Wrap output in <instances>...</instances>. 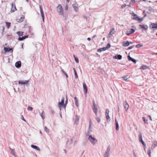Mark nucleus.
<instances>
[{"mask_svg":"<svg viewBox=\"0 0 157 157\" xmlns=\"http://www.w3.org/2000/svg\"><path fill=\"white\" fill-rule=\"evenodd\" d=\"M42 20H43V22H44V17H42Z\"/></svg>","mask_w":157,"mask_h":157,"instance_id":"obj_64","label":"nucleus"},{"mask_svg":"<svg viewBox=\"0 0 157 157\" xmlns=\"http://www.w3.org/2000/svg\"><path fill=\"white\" fill-rule=\"evenodd\" d=\"M93 111H95L96 112V111H98L97 109V107H96V105H93Z\"/></svg>","mask_w":157,"mask_h":157,"instance_id":"obj_39","label":"nucleus"},{"mask_svg":"<svg viewBox=\"0 0 157 157\" xmlns=\"http://www.w3.org/2000/svg\"><path fill=\"white\" fill-rule=\"evenodd\" d=\"M148 11H149L150 12H151V11H152V10H151V8H149L148 10Z\"/></svg>","mask_w":157,"mask_h":157,"instance_id":"obj_63","label":"nucleus"},{"mask_svg":"<svg viewBox=\"0 0 157 157\" xmlns=\"http://www.w3.org/2000/svg\"><path fill=\"white\" fill-rule=\"evenodd\" d=\"M44 130L47 133H49V132L50 130L49 129L47 128L46 126L44 127Z\"/></svg>","mask_w":157,"mask_h":157,"instance_id":"obj_42","label":"nucleus"},{"mask_svg":"<svg viewBox=\"0 0 157 157\" xmlns=\"http://www.w3.org/2000/svg\"><path fill=\"white\" fill-rule=\"evenodd\" d=\"M74 99L75 100V105L77 107H78L79 106V104H78V100L77 98L76 97H75L74 98Z\"/></svg>","mask_w":157,"mask_h":157,"instance_id":"obj_22","label":"nucleus"},{"mask_svg":"<svg viewBox=\"0 0 157 157\" xmlns=\"http://www.w3.org/2000/svg\"><path fill=\"white\" fill-rule=\"evenodd\" d=\"M6 24L8 28H9L10 26L11 23L8 22H6Z\"/></svg>","mask_w":157,"mask_h":157,"instance_id":"obj_33","label":"nucleus"},{"mask_svg":"<svg viewBox=\"0 0 157 157\" xmlns=\"http://www.w3.org/2000/svg\"><path fill=\"white\" fill-rule=\"evenodd\" d=\"M88 140L93 145H95L98 142V140L95 138L92 137L91 135H89Z\"/></svg>","mask_w":157,"mask_h":157,"instance_id":"obj_1","label":"nucleus"},{"mask_svg":"<svg viewBox=\"0 0 157 157\" xmlns=\"http://www.w3.org/2000/svg\"><path fill=\"white\" fill-rule=\"evenodd\" d=\"M93 105H95V102H94V100H93Z\"/></svg>","mask_w":157,"mask_h":157,"instance_id":"obj_62","label":"nucleus"},{"mask_svg":"<svg viewBox=\"0 0 157 157\" xmlns=\"http://www.w3.org/2000/svg\"><path fill=\"white\" fill-rule=\"evenodd\" d=\"M17 33L18 36L20 37V36H22L23 35L24 32L21 31H18Z\"/></svg>","mask_w":157,"mask_h":157,"instance_id":"obj_27","label":"nucleus"},{"mask_svg":"<svg viewBox=\"0 0 157 157\" xmlns=\"http://www.w3.org/2000/svg\"><path fill=\"white\" fill-rule=\"evenodd\" d=\"M149 117V119L151 121H152V119L151 118V116L149 115L148 116Z\"/></svg>","mask_w":157,"mask_h":157,"instance_id":"obj_59","label":"nucleus"},{"mask_svg":"<svg viewBox=\"0 0 157 157\" xmlns=\"http://www.w3.org/2000/svg\"><path fill=\"white\" fill-rule=\"evenodd\" d=\"M24 19V17H21L20 19H17L16 20V21L17 22H22L23 21Z\"/></svg>","mask_w":157,"mask_h":157,"instance_id":"obj_28","label":"nucleus"},{"mask_svg":"<svg viewBox=\"0 0 157 157\" xmlns=\"http://www.w3.org/2000/svg\"><path fill=\"white\" fill-rule=\"evenodd\" d=\"M128 59L129 61H132L134 63H136V60L135 59L131 57L129 55L128 56Z\"/></svg>","mask_w":157,"mask_h":157,"instance_id":"obj_10","label":"nucleus"},{"mask_svg":"<svg viewBox=\"0 0 157 157\" xmlns=\"http://www.w3.org/2000/svg\"><path fill=\"white\" fill-rule=\"evenodd\" d=\"M57 11L60 15H63V13L62 6L61 5L59 4V6L57 7Z\"/></svg>","mask_w":157,"mask_h":157,"instance_id":"obj_3","label":"nucleus"},{"mask_svg":"<svg viewBox=\"0 0 157 157\" xmlns=\"http://www.w3.org/2000/svg\"><path fill=\"white\" fill-rule=\"evenodd\" d=\"M130 44L129 42L128 41H124L122 44V45L124 47H127Z\"/></svg>","mask_w":157,"mask_h":157,"instance_id":"obj_19","label":"nucleus"},{"mask_svg":"<svg viewBox=\"0 0 157 157\" xmlns=\"http://www.w3.org/2000/svg\"><path fill=\"white\" fill-rule=\"evenodd\" d=\"M39 7H40V13H41V15L42 17H44V14L43 11L41 6L40 5Z\"/></svg>","mask_w":157,"mask_h":157,"instance_id":"obj_20","label":"nucleus"},{"mask_svg":"<svg viewBox=\"0 0 157 157\" xmlns=\"http://www.w3.org/2000/svg\"><path fill=\"white\" fill-rule=\"evenodd\" d=\"M141 143L142 144L143 146L144 147H145L146 146V144L144 142V141H143L141 142Z\"/></svg>","mask_w":157,"mask_h":157,"instance_id":"obj_56","label":"nucleus"},{"mask_svg":"<svg viewBox=\"0 0 157 157\" xmlns=\"http://www.w3.org/2000/svg\"><path fill=\"white\" fill-rule=\"evenodd\" d=\"M11 7V13H13L14 12L15 10H17L15 3H12Z\"/></svg>","mask_w":157,"mask_h":157,"instance_id":"obj_9","label":"nucleus"},{"mask_svg":"<svg viewBox=\"0 0 157 157\" xmlns=\"http://www.w3.org/2000/svg\"><path fill=\"white\" fill-rule=\"evenodd\" d=\"M4 29H5L4 27V26H3L2 27V29H1V31L2 32V35H3V33L4 32Z\"/></svg>","mask_w":157,"mask_h":157,"instance_id":"obj_48","label":"nucleus"},{"mask_svg":"<svg viewBox=\"0 0 157 157\" xmlns=\"http://www.w3.org/2000/svg\"><path fill=\"white\" fill-rule=\"evenodd\" d=\"M96 119L99 123H100V119L98 117H96Z\"/></svg>","mask_w":157,"mask_h":157,"instance_id":"obj_47","label":"nucleus"},{"mask_svg":"<svg viewBox=\"0 0 157 157\" xmlns=\"http://www.w3.org/2000/svg\"><path fill=\"white\" fill-rule=\"evenodd\" d=\"M91 123L92 122L91 121H90V123L89 124V128H88V133L89 132H92V130H91Z\"/></svg>","mask_w":157,"mask_h":157,"instance_id":"obj_24","label":"nucleus"},{"mask_svg":"<svg viewBox=\"0 0 157 157\" xmlns=\"http://www.w3.org/2000/svg\"><path fill=\"white\" fill-rule=\"evenodd\" d=\"M134 46H130V47H129L128 48V50H130V49H132V48H134Z\"/></svg>","mask_w":157,"mask_h":157,"instance_id":"obj_54","label":"nucleus"},{"mask_svg":"<svg viewBox=\"0 0 157 157\" xmlns=\"http://www.w3.org/2000/svg\"><path fill=\"white\" fill-rule=\"evenodd\" d=\"M31 147L32 148L35 149L37 150L40 151V148L38 146L34 145H31Z\"/></svg>","mask_w":157,"mask_h":157,"instance_id":"obj_21","label":"nucleus"},{"mask_svg":"<svg viewBox=\"0 0 157 157\" xmlns=\"http://www.w3.org/2000/svg\"><path fill=\"white\" fill-rule=\"evenodd\" d=\"M83 89L85 94H86L87 92V88L86 83L84 82L83 84Z\"/></svg>","mask_w":157,"mask_h":157,"instance_id":"obj_11","label":"nucleus"},{"mask_svg":"<svg viewBox=\"0 0 157 157\" xmlns=\"http://www.w3.org/2000/svg\"><path fill=\"white\" fill-rule=\"evenodd\" d=\"M143 46V45L142 44H137L136 45V47L137 48H139L140 47H142Z\"/></svg>","mask_w":157,"mask_h":157,"instance_id":"obj_37","label":"nucleus"},{"mask_svg":"<svg viewBox=\"0 0 157 157\" xmlns=\"http://www.w3.org/2000/svg\"><path fill=\"white\" fill-rule=\"evenodd\" d=\"M154 145L156 146H157V141H154L153 142Z\"/></svg>","mask_w":157,"mask_h":157,"instance_id":"obj_51","label":"nucleus"},{"mask_svg":"<svg viewBox=\"0 0 157 157\" xmlns=\"http://www.w3.org/2000/svg\"><path fill=\"white\" fill-rule=\"evenodd\" d=\"M110 44L109 43H108L107 44L106 47L98 49L97 51L98 52H101L102 51H105L109 49L110 48Z\"/></svg>","mask_w":157,"mask_h":157,"instance_id":"obj_2","label":"nucleus"},{"mask_svg":"<svg viewBox=\"0 0 157 157\" xmlns=\"http://www.w3.org/2000/svg\"><path fill=\"white\" fill-rule=\"evenodd\" d=\"M75 60L76 63H78L79 62V60L77 57L75 58Z\"/></svg>","mask_w":157,"mask_h":157,"instance_id":"obj_49","label":"nucleus"},{"mask_svg":"<svg viewBox=\"0 0 157 157\" xmlns=\"http://www.w3.org/2000/svg\"><path fill=\"white\" fill-rule=\"evenodd\" d=\"M106 119L108 120H109V121H110V117L109 116V114H107L106 115Z\"/></svg>","mask_w":157,"mask_h":157,"instance_id":"obj_43","label":"nucleus"},{"mask_svg":"<svg viewBox=\"0 0 157 157\" xmlns=\"http://www.w3.org/2000/svg\"><path fill=\"white\" fill-rule=\"evenodd\" d=\"M109 110L108 109H106L105 110V114H109Z\"/></svg>","mask_w":157,"mask_h":157,"instance_id":"obj_50","label":"nucleus"},{"mask_svg":"<svg viewBox=\"0 0 157 157\" xmlns=\"http://www.w3.org/2000/svg\"><path fill=\"white\" fill-rule=\"evenodd\" d=\"M110 151V146H109L107 148V149L105 152H107L108 153H109Z\"/></svg>","mask_w":157,"mask_h":157,"instance_id":"obj_35","label":"nucleus"},{"mask_svg":"<svg viewBox=\"0 0 157 157\" xmlns=\"http://www.w3.org/2000/svg\"><path fill=\"white\" fill-rule=\"evenodd\" d=\"M143 18H144L143 17L141 18H140L138 16H137L136 17H133L132 19L134 20L139 21V22L140 23L143 20Z\"/></svg>","mask_w":157,"mask_h":157,"instance_id":"obj_12","label":"nucleus"},{"mask_svg":"<svg viewBox=\"0 0 157 157\" xmlns=\"http://www.w3.org/2000/svg\"><path fill=\"white\" fill-rule=\"evenodd\" d=\"M151 151L150 148L149 147L148 149L147 154L149 155L150 157H151Z\"/></svg>","mask_w":157,"mask_h":157,"instance_id":"obj_36","label":"nucleus"},{"mask_svg":"<svg viewBox=\"0 0 157 157\" xmlns=\"http://www.w3.org/2000/svg\"><path fill=\"white\" fill-rule=\"evenodd\" d=\"M133 155L134 157H136V155L134 152L133 153Z\"/></svg>","mask_w":157,"mask_h":157,"instance_id":"obj_60","label":"nucleus"},{"mask_svg":"<svg viewBox=\"0 0 157 157\" xmlns=\"http://www.w3.org/2000/svg\"><path fill=\"white\" fill-rule=\"evenodd\" d=\"M135 31V30L132 29H129L128 31H127V33H126V35L127 36H129L130 34H131L132 33H133Z\"/></svg>","mask_w":157,"mask_h":157,"instance_id":"obj_8","label":"nucleus"},{"mask_svg":"<svg viewBox=\"0 0 157 157\" xmlns=\"http://www.w3.org/2000/svg\"><path fill=\"white\" fill-rule=\"evenodd\" d=\"M139 26L140 27V28L143 29L144 30H147L148 28V27L147 25H145L144 24L142 25H139Z\"/></svg>","mask_w":157,"mask_h":157,"instance_id":"obj_14","label":"nucleus"},{"mask_svg":"<svg viewBox=\"0 0 157 157\" xmlns=\"http://www.w3.org/2000/svg\"><path fill=\"white\" fill-rule=\"evenodd\" d=\"M126 6V4H124L123 5H122V6H121V8L122 9L124 8Z\"/></svg>","mask_w":157,"mask_h":157,"instance_id":"obj_53","label":"nucleus"},{"mask_svg":"<svg viewBox=\"0 0 157 157\" xmlns=\"http://www.w3.org/2000/svg\"><path fill=\"white\" fill-rule=\"evenodd\" d=\"M72 6L73 8L74 9V10H77V9L78 8L77 6H76L75 4H73L72 5Z\"/></svg>","mask_w":157,"mask_h":157,"instance_id":"obj_38","label":"nucleus"},{"mask_svg":"<svg viewBox=\"0 0 157 157\" xmlns=\"http://www.w3.org/2000/svg\"><path fill=\"white\" fill-rule=\"evenodd\" d=\"M41 110L42 111V113H40V116L41 117L42 119L44 120L45 118L44 116L43 115V113H44V112L43 109H42Z\"/></svg>","mask_w":157,"mask_h":157,"instance_id":"obj_30","label":"nucleus"},{"mask_svg":"<svg viewBox=\"0 0 157 157\" xmlns=\"http://www.w3.org/2000/svg\"><path fill=\"white\" fill-rule=\"evenodd\" d=\"M140 68L143 70H145L147 68V67L144 65H143L141 66Z\"/></svg>","mask_w":157,"mask_h":157,"instance_id":"obj_40","label":"nucleus"},{"mask_svg":"<svg viewBox=\"0 0 157 157\" xmlns=\"http://www.w3.org/2000/svg\"><path fill=\"white\" fill-rule=\"evenodd\" d=\"M115 125H116V129L117 130H118L119 129V125L118 123V122L117 120L116 119H115Z\"/></svg>","mask_w":157,"mask_h":157,"instance_id":"obj_23","label":"nucleus"},{"mask_svg":"<svg viewBox=\"0 0 157 157\" xmlns=\"http://www.w3.org/2000/svg\"><path fill=\"white\" fill-rule=\"evenodd\" d=\"M29 82V80L25 81L20 80L18 81V84L22 85H27L28 84Z\"/></svg>","mask_w":157,"mask_h":157,"instance_id":"obj_5","label":"nucleus"},{"mask_svg":"<svg viewBox=\"0 0 157 157\" xmlns=\"http://www.w3.org/2000/svg\"><path fill=\"white\" fill-rule=\"evenodd\" d=\"M33 109V108L30 106H29L27 108V110H28L32 111Z\"/></svg>","mask_w":157,"mask_h":157,"instance_id":"obj_45","label":"nucleus"},{"mask_svg":"<svg viewBox=\"0 0 157 157\" xmlns=\"http://www.w3.org/2000/svg\"><path fill=\"white\" fill-rule=\"evenodd\" d=\"M79 117L77 115L75 116V121L74 124H77L78 123Z\"/></svg>","mask_w":157,"mask_h":157,"instance_id":"obj_18","label":"nucleus"},{"mask_svg":"<svg viewBox=\"0 0 157 157\" xmlns=\"http://www.w3.org/2000/svg\"><path fill=\"white\" fill-rule=\"evenodd\" d=\"M124 105L126 110L127 111L129 108V105L126 101L124 102Z\"/></svg>","mask_w":157,"mask_h":157,"instance_id":"obj_17","label":"nucleus"},{"mask_svg":"<svg viewBox=\"0 0 157 157\" xmlns=\"http://www.w3.org/2000/svg\"><path fill=\"white\" fill-rule=\"evenodd\" d=\"M114 30L115 29L114 28L112 29L109 33V35H112L114 33V32H113V31H114Z\"/></svg>","mask_w":157,"mask_h":157,"instance_id":"obj_29","label":"nucleus"},{"mask_svg":"<svg viewBox=\"0 0 157 157\" xmlns=\"http://www.w3.org/2000/svg\"><path fill=\"white\" fill-rule=\"evenodd\" d=\"M68 7L67 6V5L65 7V10H67Z\"/></svg>","mask_w":157,"mask_h":157,"instance_id":"obj_61","label":"nucleus"},{"mask_svg":"<svg viewBox=\"0 0 157 157\" xmlns=\"http://www.w3.org/2000/svg\"><path fill=\"white\" fill-rule=\"evenodd\" d=\"M143 120V121L146 123L148 124L147 123V120L144 117H142Z\"/></svg>","mask_w":157,"mask_h":157,"instance_id":"obj_41","label":"nucleus"},{"mask_svg":"<svg viewBox=\"0 0 157 157\" xmlns=\"http://www.w3.org/2000/svg\"><path fill=\"white\" fill-rule=\"evenodd\" d=\"M67 102H68V99H67V96L66 95V100H65V103L67 104Z\"/></svg>","mask_w":157,"mask_h":157,"instance_id":"obj_57","label":"nucleus"},{"mask_svg":"<svg viewBox=\"0 0 157 157\" xmlns=\"http://www.w3.org/2000/svg\"><path fill=\"white\" fill-rule=\"evenodd\" d=\"M28 35H26L24 36H23L22 37H19L18 39L20 41H22L26 38H27L28 37Z\"/></svg>","mask_w":157,"mask_h":157,"instance_id":"obj_16","label":"nucleus"},{"mask_svg":"<svg viewBox=\"0 0 157 157\" xmlns=\"http://www.w3.org/2000/svg\"><path fill=\"white\" fill-rule=\"evenodd\" d=\"M128 76V75H126V76H125L123 77H122V78H123L125 80V81H127V79H128V78H127V77Z\"/></svg>","mask_w":157,"mask_h":157,"instance_id":"obj_44","label":"nucleus"},{"mask_svg":"<svg viewBox=\"0 0 157 157\" xmlns=\"http://www.w3.org/2000/svg\"><path fill=\"white\" fill-rule=\"evenodd\" d=\"M139 141L140 142H141L143 140H142V135L141 132H140L139 135Z\"/></svg>","mask_w":157,"mask_h":157,"instance_id":"obj_25","label":"nucleus"},{"mask_svg":"<svg viewBox=\"0 0 157 157\" xmlns=\"http://www.w3.org/2000/svg\"><path fill=\"white\" fill-rule=\"evenodd\" d=\"M122 56L120 54H118L117 56H113V58L115 59H118L121 60L122 59Z\"/></svg>","mask_w":157,"mask_h":157,"instance_id":"obj_15","label":"nucleus"},{"mask_svg":"<svg viewBox=\"0 0 157 157\" xmlns=\"http://www.w3.org/2000/svg\"><path fill=\"white\" fill-rule=\"evenodd\" d=\"M73 70L74 71L75 78L76 79H77L78 78V75L77 73L75 68H73Z\"/></svg>","mask_w":157,"mask_h":157,"instance_id":"obj_31","label":"nucleus"},{"mask_svg":"<svg viewBox=\"0 0 157 157\" xmlns=\"http://www.w3.org/2000/svg\"><path fill=\"white\" fill-rule=\"evenodd\" d=\"M109 153L105 152L104 154V157H109Z\"/></svg>","mask_w":157,"mask_h":157,"instance_id":"obj_32","label":"nucleus"},{"mask_svg":"<svg viewBox=\"0 0 157 157\" xmlns=\"http://www.w3.org/2000/svg\"><path fill=\"white\" fill-rule=\"evenodd\" d=\"M67 104V103H65V104L64 103L63 104H62V105H61V107H63L64 109H65L66 105Z\"/></svg>","mask_w":157,"mask_h":157,"instance_id":"obj_46","label":"nucleus"},{"mask_svg":"<svg viewBox=\"0 0 157 157\" xmlns=\"http://www.w3.org/2000/svg\"><path fill=\"white\" fill-rule=\"evenodd\" d=\"M61 69L62 72L66 76L67 78H68V75L64 71V70L63 69L61 68Z\"/></svg>","mask_w":157,"mask_h":157,"instance_id":"obj_34","label":"nucleus"},{"mask_svg":"<svg viewBox=\"0 0 157 157\" xmlns=\"http://www.w3.org/2000/svg\"><path fill=\"white\" fill-rule=\"evenodd\" d=\"M4 50L5 52H11V53H12L13 52V48H10V47H4Z\"/></svg>","mask_w":157,"mask_h":157,"instance_id":"obj_7","label":"nucleus"},{"mask_svg":"<svg viewBox=\"0 0 157 157\" xmlns=\"http://www.w3.org/2000/svg\"><path fill=\"white\" fill-rule=\"evenodd\" d=\"M21 119L25 121V122L26 121V120L25 119V118H24L23 116L22 115L21 116Z\"/></svg>","mask_w":157,"mask_h":157,"instance_id":"obj_55","label":"nucleus"},{"mask_svg":"<svg viewBox=\"0 0 157 157\" xmlns=\"http://www.w3.org/2000/svg\"><path fill=\"white\" fill-rule=\"evenodd\" d=\"M10 149L11 151L10 153L11 155H13L14 156H15V153L14 151V150L13 149L10 147Z\"/></svg>","mask_w":157,"mask_h":157,"instance_id":"obj_26","label":"nucleus"},{"mask_svg":"<svg viewBox=\"0 0 157 157\" xmlns=\"http://www.w3.org/2000/svg\"><path fill=\"white\" fill-rule=\"evenodd\" d=\"M51 113L52 114H53L55 113V111L54 110H52L51 111Z\"/></svg>","mask_w":157,"mask_h":157,"instance_id":"obj_58","label":"nucleus"},{"mask_svg":"<svg viewBox=\"0 0 157 157\" xmlns=\"http://www.w3.org/2000/svg\"><path fill=\"white\" fill-rule=\"evenodd\" d=\"M149 27L150 28L151 30H157V23H151Z\"/></svg>","mask_w":157,"mask_h":157,"instance_id":"obj_4","label":"nucleus"},{"mask_svg":"<svg viewBox=\"0 0 157 157\" xmlns=\"http://www.w3.org/2000/svg\"><path fill=\"white\" fill-rule=\"evenodd\" d=\"M132 15L134 17H136L137 16V15L135 14V13H132Z\"/></svg>","mask_w":157,"mask_h":157,"instance_id":"obj_52","label":"nucleus"},{"mask_svg":"<svg viewBox=\"0 0 157 157\" xmlns=\"http://www.w3.org/2000/svg\"><path fill=\"white\" fill-rule=\"evenodd\" d=\"M64 102V98L63 97L62 98L61 101L58 102V106L60 110H61V106L62 105V104H63Z\"/></svg>","mask_w":157,"mask_h":157,"instance_id":"obj_6","label":"nucleus"},{"mask_svg":"<svg viewBox=\"0 0 157 157\" xmlns=\"http://www.w3.org/2000/svg\"><path fill=\"white\" fill-rule=\"evenodd\" d=\"M15 67L18 68H20L21 66V62L19 61L17 62L15 64Z\"/></svg>","mask_w":157,"mask_h":157,"instance_id":"obj_13","label":"nucleus"}]
</instances>
